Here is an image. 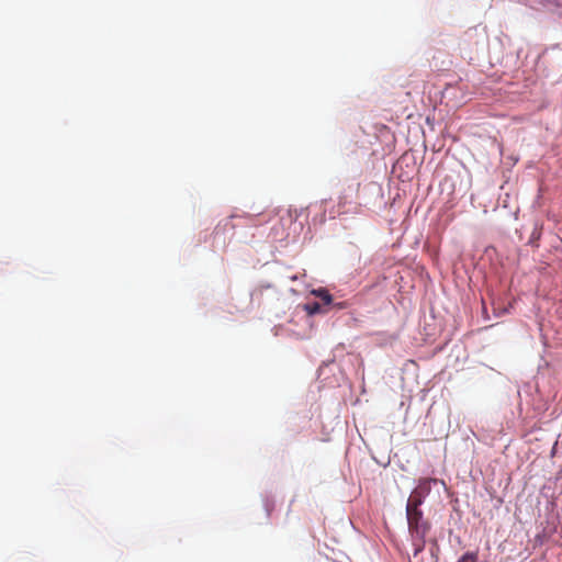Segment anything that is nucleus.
<instances>
[{
    "label": "nucleus",
    "mask_w": 562,
    "mask_h": 562,
    "mask_svg": "<svg viewBox=\"0 0 562 562\" xmlns=\"http://www.w3.org/2000/svg\"><path fill=\"white\" fill-rule=\"evenodd\" d=\"M408 531L412 537L414 547V555H418L426 544V536L430 531V522L424 519V514L420 509L406 510Z\"/></svg>",
    "instance_id": "f257e3e1"
},
{
    "label": "nucleus",
    "mask_w": 562,
    "mask_h": 562,
    "mask_svg": "<svg viewBox=\"0 0 562 562\" xmlns=\"http://www.w3.org/2000/svg\"><path fill=\"white\" fill-rule=\"evenodd\" d=\"M424 498V495L416 494V492L413 491L407 501L406 510L419 509V506L423 504Z\"/></svg>",
    "instance_id": "f03ea898"
},
{
    "label": "nucleus",
    "mask_w": 562,
    "mask_h": 562,
    "mask_svg": "<svg viewBox=\"0 0 562 562\" xmlns=\"http://www.w3.org/2000/svg\"><path fill=\"white\" fill-rule=\"evenodd\" d=\"M431 482L436 483L437 481L430 480V479H422V480H419L418 485L416 486V488L414 491L416 492V494L424 495L426 497L431 490V487H430Z\"/></svg>",
    "instance_id": "7ed1b4c3"
},
{
    "label": "nucleus",
    "mask_w": 562,
    "mask_h": 562,
    "mask_svg": "<svg viewBox=\"0 0 562 562\" xmlns=\"http://www.w3.org/2000/svg\"><path fill=\"white\" fill-rule=\"evenodd\" d=\"M235 229V225L233 223V217L226 218L225 221L221 222L214 231L215 236L220 234H224L225 232H233Z\"/></svg>",
    "instance_id": "20e7f679"
},
{
    "label": "nucleus",
    "mask_w": 562,
    "mask_h": 562,
    "mask_svg": "<svg viewBox=\"0 0 562 562\" xmlns=\"http://www.w3.org/2000/svg\"><path fill=\"white\" fill-rule=\"evenodd\" d=\"M313 294H315L317 297H319L326 305H329L333 302L331 294L325 289L315 290V291H313Z\"/></svg>",
    "instance_id": "39448f33"
},
{
    "label": "nucleus",
    "mask_w": 562,
    "mask_h": 562,
    "mask_svg": "<svg viewBox=\"0 0 562 562\" xmlns=\"http://www.w3.org/2000/svg\"><path fill=\"white\" fill-rule=\"evenodd\" d=\"M540 2L544 8L550 10L562 7V0H540Z\"/></svg>",
    "instance_id": "423d86ee"
},
{
    "label": "nucleus",
    "mask_w": 562,
    "mask_h": 562,
    "mask_svg": "<svg viewBox=\"0 0 562 562\" xmlns=\"http://www.w3.org/2000/svg\"><path fill=\"white\" fill-rule=\"evenodd\" d=\"M305 310L307 311L308 314L313 315V314L321 313L322 306L319 303L314 302V303L306 304Z\"/></svg>",
    "instance_id": "0eeeda50"
},
{
    "label": "nucleus",
    "mask_w": 562,
    "mask_h": 562,
    "mask_svg": "<svg viewBox=\"0 0 562 562\" xmlns=\"http://www.w3.org/2000/svg\"><path fill=\"white\" fill-rule=\"evenodd\" d=\"M476 559L477 557L475 553L467 552L458 560V562H476Z\"/></svg>",
    "instance_id": "6e6552de"
},
{
    "label": "nucleus",
    "mask_w": 562,
    "mask_h": 562,
    "mask_svg": "<svg viewBox=\"0 0 562 562\" xmlns=\"http://www.w3.org/2000/svg\"><path fill=\"white\" fill-rule=\"evenodd\" d=\"M519 1L525 3L526 5L535 7L533 3L530 0H519Z\"/></svg>",
    "instance_id": "1a4fd4ad"
}]
</instances>
